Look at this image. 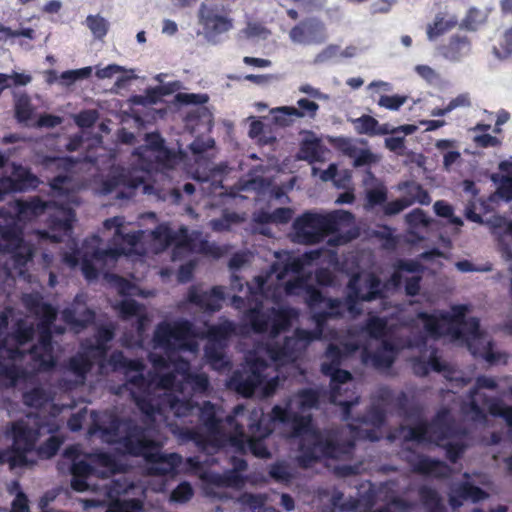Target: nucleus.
Returning a JSON list of instances; mask_svg holds the SVG:
<instances>
[{
  "instance_id": "f257e3e1",
  "label": "nucleus",
  "mask_w": 512,
  "mask_h": 512,
  "mask_svg": "<svg viewBox=\"0 0 512 512\" xmlns=\"http://www.w3.org/2000/svg\"><path fill=\"white\" fill-rule=\"evenodd\" d=\"M320 251L315 250L303 255V258L289 257L285 263H274L265 275L255 278L254 286L244 284L235 274L247 262L246 254L236 253L229 260L232 271L231 290L238 292L232 297L231 304L236 309H245V316L257 332H267L276 337L297 316V311L282 303L284 294H298L306 291V302L313 312L317 332L296 329L291 336L285 337L281 350L268 349L266 352H304L308 345L322 334L324 322L329 318L360 313V301H371L380 295V281L372 274L353 275L347 286L344 300L325 298L318 290L307 287L300 277L305 264L316 260Z\"/></svg>"
},
{
  "instance_id": "f03ea898",
  "label": "nucleus",
  "mask_w": 512,
  "mask_h": 512,
  "mask_svg": "<svg viewBox=\"0 0 512 512\" xmlns=\"http://www.w3.org/2000/svg\"><path fill=\"white\" fill-rule=\"evenodd\" d=\"M246 420L249 436L245 434L246 450L241 455L250 451L257 458L267 459L271 457L265 439L269 437L275 424H282L291 428L290 437L299 438L298 450L300 454L296 461L299 467L307 469L322 459L342 460L350 459L355 450V439L348 435L341 427L319 429L314 425L311 414L302 415L291 410L290 405L285 407L274 405L270 413L262 410L247 409Z\"/></svg>"
},
{
  "instance_id": "7ed1b4c3",
  "label": "nucleus",
  "mask_w": 512,
  "mask_h": 512,
  "mask_svg": "<svg viewBox=\"0 0 512 512\" xmlns=\"http://www.w3.org/2000/svg\"><path fill=\"white\" fill-rule=\"evenodd\" d=\"M93 422L89 428L91 435L100 433L110 444H119L124 452L133 457H142L151 466V475L166 476L176 471L182 462L178 453L165 454L161 442L151 439L147 429L131 418L122 419L112 412H93Z\"/></svg>"
},
{
  "instance_id": "20e7f679",
  "label": "nucleus",
  "mask_w": 512,
  "mask_h": 512,
  "mask_svg": "<svg viewBox=\"0 0 512 512\" xmlns=\"http://www.w3.org/2000/svg\"><path fill=\"white\" fill-rule=\"evenodd\" d=\"M102 235L104 240L93 235L80 249L65 253L64 263L71 268L80 265L88 280L95 279L99 272L112 268L120 255L132 251L144 232H126L124 218L115 216L104 221Z\"/></svg>"
},
{
  "instance_id": "39448f33",
  "label": "nucleus",
  "mask_w": 512,
  "mask_h": 512,
  "mask_svg": "<svg viewBox=\"0 0 512 512\" xmlns=\"http://www.w3.org/2000/svg\"><path fill=\"white\" fill-rule=\"evenodd\" d=\"M22 303L34 320L18 319L12 334L7 336L8 319L1 314L0 348H5V352H37L39 346L42 352H54L53 333L64 332V328L53 326L56 310L45 303L39 293L24 294Z\"/></svg>"
},
{
  "instance_id": "423d86ee",
  "label": "nucleus",
  "mask_w": 512,
  "mask_h": 512,
  "mask_svg": "<svg viewBox=\"0 0 512 512\" xmlns=\"http://www.w3.org/2000/svg\"><path fill=\"white\" fill-rule=\"evenodd\" d=\"M52 205L54 203L33 197L9 202L6 207L0 208V236L5 242L0 249L4 250L2 261L9 275L24 276V268L33 258V248L19 237L21 222L41 215Z\"/></svg>"
},
{
  "instance_id": "0eeeda50",
  "label": "nucleus",
  "mask_w": 512,
  "mask_h": 512,
  "mask_svg": "<svg viewBox=\"0 0 512 512\" xmlns=\"http://www.w3.org/2000/svg\"><path fill=\"white\" fill-rule=\"evenodd\" d=\"M466 307L454 306L451 312L428 314L421 312L419 319L434 339H443L455 347L467 348L469 352H493L489 335L480 327L476 318L466 319Z\"/></svg>"
},
{
  "instance_id": "6e6552de",
  "label": "nucleus",
  "mask_w": 512,
  "mask_h": 512,
  "mask_svg": "<svg viewBox=\"0 0 512 512\" xmlns=\"http://www.w3.org/2000/svg\"><path fill=\"white\" fill-rule=\"evenodd\" d=\"M198 410L199 421L210 436L211 446L232 447L237 453L245 452V430L241 420L246 416L247 408L243 404L236 405L224 419L217 416L215 405L210 401H205Z\"/></svg>"
},
{
  "instance_id": "1a4fd4ad",
  "label": "nucleus",
  "mask_w": 512,
  "mask_h": 512,
  "mask_svg": "<svg viewBox=\"0 0 512 512\" xmlns=\"http://www.w3.org/2000/svg\"><path fill=\"white\" fill-rule=\"evenodd\" d=\"M217 338V329L207 326L197 331L189 321H180L174 324L160 323L154 331V348H164L166 352H216L210 343Z\"/></svg>"
},
{
  "instance_id": "9d476101",
  "label": "nucleus",
  "mask_w": 512,
  "mask_h": 512,
  "mask_svg": "<svg viewBox=\"0 0 512 512\" xmlns=\"http://www.w3.org/2000/svg\"><path fill=\"white\" fill-rule=\"evenodd\" d=\"M324 355L333 356L330 362L321 364L322 374L330 377L329 401L341 407L343 420H350L352 419L351 409L359 403L360 396L356 391L355 385L351 384L352 374L347 370L341 369L340 365L343 360L354 354Z\"/></svg>"
},
{
  "instance_id": "9b49d317",
  "label": "nucleus",
  "mask_w": 512,
  "mask_h": 512,
  "mask_svg": "<svg viewBox=\"0 0 512 512\" xmlns=\"http://www.w3.org/2000/svg\"><path fill=\"white\" fill-rule=\"evenodd\" d=\"M352 214L344 210L330 213L306 212L293 222L292 240L298 244H315L338 230L339 224L349 222Z\"/></svg>"
},
{
  "instance_id": "f8f14e48",
  "label": "nucleus",
  "mask_w": 512,
  "mask_h": 512,
  "mask_svg": "<svg viewBox=\"0 0 512 512\" xmlns=\"http://www.w3.org/2000/svg\"><path fill=\"white\" fill-rule=\"evenodd\" d=\"M199 22L203 26V35L211 44L221 42V35L233 28L230 10L222 1H206L199 9Z\"/></svg>"
},
{
  "instance_id": "ddd939ff",
  "label": "nucleus",
  "mask_w": 512,
  "mask_h": 512,
  "mask_svg": "<svg viewBox=\"0 0 512 512\" xmlns=\"http://www.w3.org/2000/svg\"><path fill=\"white\" fill-rule=\"evenodd\" d=\"M246 365L236 369L229 378L228 386L245 398L252 397L264 382V372L268 368L259 354H245Z\"/></svg>"
},
{
  "instance_id": "4468645a",
  "label": "nucleus",
  "mask_w": 512,
  "mask_h": 512,
  "mask_svg": "<svg viewBox=\"0 0 512 512\" xmlns=\"http://www.w3.org/2000/svg\"><path fill=\"white\" fill-rule=\"evenodd\" d=\"M153 239L159 243L162 248L174 244L172 259L178 260L184 253L191 251H204L207 242L201 239L200 232L189 231L185 227L179 229V235H176L168 226L159 225L151 232Z\"/></svg>"
},
{
  "instance_id": "2eb2a0df",
  "label": "nucleus",
  "mask_w": 512,
  "mask_h": 512,
  "mask_svg": "<svg viewBox=\"0 0 512 512\" xmlns=\"http://www.w3.org/2000/svg\"><path fill=\"white\" fill-rule=\"evenodd\" d=\"M37 184V178L27 168L0 157V200L8 192L25 191Z\"/></svg>"
},
{
  "instance_id": "dca6fc26",
  "label": "nucleus",
  "mask_w": 512,
  "mask_h": 512,
  "mask_svg": "<svg viewBox=\"0 0 512 512\" xmlns=\"http://www.w3.org/2000/svg\"><path fill=\"white\" fill-rule=\"evenodd\" d=\"M115 284L119 293L125 296L116 305V308L124 319L135 318L136 330L140 336L145 330L148 318L143 312V306L132 299L131 296L140 295L141 290L121 277H115Z\"/></svg>"
},
{
  "instance_id": "f3484780",
  "label": "nucleus",
  "mask_w": 512,
  "mask_h": 512,
  "mask_svg": "<svg viewBox=\"0 0 512 512\" xmlns=\"http://www.w3.org/2000/svg\"><path fill=\"white\" fill-rule=\"evenodd\" d=\"M428 443L441 446L445 440L462 437L466 430L456 426L454 418L448 409L439 410L431 421H426Z\"/></svg>"
},
{
  "instance_id": "a211bd4d",
  "label": "nucleus",
  "mask_w": 512,
  "mask_h": 512,
  "mask_svg": "<svg viewBox=\"0 0 512 512\" xmlns=\"http://www.w3.org/2000/svg\"><path fill=\"white\" fill-rule=\"evenodd\" d=\"M29 419H33L30 424L24 419H18L11 423L10 435L14 446L34 450L42 430L48 425L47 419L37 414L28 415Z\"/></svg>"
},
{
  "instance_id": "6ab92c4d",
  "label": "nucleus",
  "mask_w": 512,
  "mask_h": 512,
  "mask_svg": "<svg viewBox=\"0 0 512 512\" xmlns=\"http://www.w3.org/2000/svg\"><path fill=\"white\" fill-rule=\"evenodd\" d=\"M289 38L296 45L310 46L324 43L328 36L325 24L310 18L294 26L289 32Z\"/></svg>"
},
{
  "instance_id": "aec40b11",
  "label": "nucleus",
  "mask_w": 512,
  "mask_h": 512,
  "mask_svg": "<svg viewBox=\"0 0 512 512\" xmlns=\"http://www.w3.org/2000/svg\"><path fill=\"white\" fill-rule=\"evenodd\" d=\"M375 398L385 406H393L399 416L406 419L420 415V409L417 406L410 405L408 395L404 391L395 394L390 387L382 386L375 392Z\"/></svg>"
},
{
  "instance_id": "412c9836",
  "label": "nucleus",
  "mask_w": 512,
  "mask_h": 512,
  "mask_svg": "<svg viewBox=\"0 0 512 512\" xmlns=\"http://www.w3.org/2000/svg\"><path fill=\"white\" fill-rule=\"evenodd\" d=\"M407 451L414 454L406 459L414 473L432 475L436 478H444L449 475L450 468L444 461L433 459L422 454H416L415 451L410 448H408Z\"/></svg>"
},
{
  "instance_id": "4be33fe9",
  "label": "nucleus",
  "mask_w": 512,
  "mask_h": 512,
  "mask_svg": "<svg viewBox=\"0 0 512 512\" xmlns=\"http://www.w3.org/2000/svg\"><path fill=\"white\" fill-rule=\"evenodd\" d=\"M176 100L182 104L193 105L187 112L188 122L192 123L197 120L202 126H211L212 114L206 106L202 105L208 101V96L206 94L178 93L176 95Z\"/></svg>"
},
{
  "instance_id": "5701e85b",
  "label": "nucleus",
  "mask_w": 512,
  "mask_h": 512,
  "mask_svg": "<svg viewBox=\"0 0 512 512\" xmlns=\"http://www.w3.org/2000/svg\"><path fill=\"white\" fill-rule=\"evenodd\" d=\"M224 294V288L221 286L213 287L210 291L192 288L188 292V303L204 312L211 313L221 308Z\"/></svg>"
},
{
  "instance_id": "b1692460",
  "label": "nucleus",
  "mask_w": 512,
  "mask_h": 512,
  "mask_svg": "<svg viewBox=\"0 0 512 512\" xmlns=\"http://www.w3.org/2000/svg\"><path fill=\"white\" fill-rule=\"evenodd\" d=\"M36 376V371H29L14 363L0 361V390L15 388L21 382L34 383Z\"/></svg>"
},
{
  "instance_id": "393cba45",
  "label": "nucleus",
  "mask_w": 512,
  "mask_h": 512,
  "mask_svg": "<svg viewBox=\"0 0 512 512\" xmlns=\"http://www.w3.org/2000/svg\"><path fill=\"white\" fill-rule=\"evenodd\" d=\"M147 147L151 155L165 168H172L181 157L163 146V140L157 134H148Z\"/></svg>"
},
{
  "instance_id": "a878e982",
  "label": "nucleus",
  "mask_w": 512,
  "mask_h": 512,
  "mask_svg": "<svg viewBox=\"0 0 512 512\" xmlns=\"http://www.w3.org/2000/svg\"><path fill=\"white\" fill-rule=\"evenodd\" d=\"M62 318L75 332H79L81 328L94 319V313L84 305L77 303L63 310Z\"/></svg>"
},
{
  "instance_id": "bb28decb",
  "label": "nucleus",
  "mask_w": 512,
  "mask_h": 512,
  "mask_svg": "<svg viewBox=\"0 0 512 512\" xmlns=\"http://www.w3.org/2000/svg\"><path fill=\"white\" fill-rule=\"evenodd\" d=\"M71 488L76 492H84L88 489L87 479L94 473V467L85 460H74L71 468Z\"/></svg>"
},
{
  "instance_id": "cd10ccee",
  "label": "nucleus",
  "mask_w": 512,
  "mask_h": 512,
  "mask_svg": "<svg viewBox=\"0 0 512 512\" xmlns=\"http://www.w3.org/2000/svg\"><path fill=\"white\" fill-rule=\"evenodd\" d=\"M385 405H383L380 401H378L375 398V394L372 396V403L367 408L365 414L358 418L357 421H359L362 424L373 426L374 428H381L385 425L387 415L386 410L384 408Z\"/></svg>"
},
{
  "instance_id": "c85d7f7f",
  "label": "nucleus",
  "mask_w": 512,
  "mask_h": 512,
  "mask_svg": "<svg viewBox=\"0 0 512 512\" xmlns=\"http://www.w3.org/2000/svg\"><path fill=\"white\" fill-rule=\"evenodd\" d=\"M418 496L427 512H447L443 500L436 489L422 485L418 488Z\"/></svg>"
},
{
  "instance_id": "c756f323",
  "label": "nucleus",
  "mask_w": 512,
  "mask_h": 512,
  "mask_svg": "<svg viewBox=\"0 0 512 512\" xmlns=\"http://www.w3.org/2000/svg\"><path fill=\"white\" fill-rule=\"evenodd\" d=\"M90 354H75L69 359V370L79 379L83 384L87 378L88 373L92 369V361L89 358ZM92 356H106L107 354H91Z\"/></svg>"
},
{
  "instance_id": "7c9ffc66",
  "label": "nucleus",
  "mask_w": 512,
  "mask_h": 512,
  "mask_svg": "<svg viewBox=\"0 0 512 512\" xmlns=\"http://www.w3.org/2000/svg\"><path fill=\"white\" fill-rule=\"evenodd\" d=\"M470 43L466 38H453L444 49L443 56L453 62H459L469 55Z\"/></svg>"
},
{
  "instance_id": "2f4dec72",
  "label": "nucleus",
  "mask_w": 512,
  "mask_h": 512,
  "mask_svg": "<svg viewBox=\"0 0 512 512\" xmlns=\"http://www.w3.org/2000/svg\"><path fill=\"white\" fill-rule=\"evenodd\" d=\"M400 190H404L408 201L413 203H419L421 205H428L431 202V197L428 192L416 182H404L399 186Z\"/></svg>"
},
{
  "instance_id": "473e14b6",
  "label": "nucleus",
  "mask_w": 512,
  "mask_h": 512,
  "mask_svg": "<svg viewBox=\"0 0 512 512\" xmlns=\"http://www.w3.org/2000/svg\"><path fill=\"white\" fill-rule=\"evenodd\" d=\"M49 401V393L42 386L33 387L22 394L23 404L30 408H42Z\"/></svg>"
},
{
  "instance_id": "72a5a7b5",
  "label": "nucleus",
  "mask_w": 512,
  "mask_h": 512,
  "mask_svg": "<svg viewBox=\"0 0 512 512\" xmlns=\"http://www.w3.org/2000/svg\"><path fill=\"white\" fill-rule=\"evenodd\" d=\"M323 155V145L318 139H305L299 151V159L310 163L320 161Z\"/></svg>"
},
{
  "instance_id": "f704fd0d",
  "label": "nucleus",
  "mask_w": 512,
  "mask_h": 512,
  "mask_svg": "<svg viewBox=\"0 0 512 512\" xmlns=\"http://www.w3.org/2000/svg\"><path fill=\"white\" fill-rule=\"evenodd\" d=\"M484 224L489 226L492 233L497 235L499 239V245L501 242L505 243L504 237L506 235L512 236V221H508L505 217L500 215H494L487 220H484Z\"/></svg>"
},
{
  "instance_id": "c9c22d12",
  "label": "nucleus",
  "mask_w": 512,
  "mask_h": 512,
  "mask_svg": "<svg viewBox=\"0 0 512 512\" xmlns=\"http://www.w3.org/2000/svg\"><path fill=\"white\" fill-rule=\"evenodd\" d=\"M270 113L273 115V122L281 127L290 126L298 118L297 116L301 115L293 106L276 107L271 109Z\"/></svg>"
},
{
  "instance_id": "e433bc0d",
  "label": "nucleus",
  "mask_w": 512,
  "mask_h": 512,
  "mask_svg": "<svg viewBox=\"0 0 512 512\" xmlns=\"http://www.w3.org/2000/svg\"><path fill=\"white\" fill-rule=\"evenodd\" d=\"M122 182V177L109 178L103 183L101 191L103 194H110L112 192H116L117 198H129L131 197V191L143 184L142 180H135L128 185L129 193H124L123 191L118 190V187Z\"/></svg>"
},
{
  "instance_id": "4c0bfd02",
  "label": "nucleus",
  "mask_w": 512,
  "mask_h": 512,
  "mask_svg": "<svg viewBox=\"0 0 512 512\" xmlns=\"http://www.w3.org/2000/svg\"><path fill=\"white\" fill-rule=\"evenodd\" d=\"M75 214L70 208L60 207L53 216L54 229L67 235L72 229Z\"/></svg>"
},
{
  "instance_id": "58836bf2",
  "label": "nucleus",
  "mask_w": 512,
  "mask_h": 512,
  "mask_svg": "<svg viewBox=\"0 0 512 512\" xmlns=\"http://www.w3.org/2000/svg\"><path fill=\"white\" fill-rule=\"evenodd\" d=\"M330 504L333 509H337L341 512H351L355 511L359 507L360 501L358 498L355 497H349L348 499H344L343 492L335 489L332 492Z\"/></svg>"
},
{
  "instance_id": "ea45409f",
  "label": "nucleus",
  "mask_w": 512,
  "mask_h": 512,
  "mask_svg": "<svg viewBox=\"0 0 512 512\" xmlns=\"http://www.w3.org/2000/svg\"><path fill=\"white\" fill-rule=\"evenodd\" d=\"M457 493L465 500H471L473 503H477L489 497V494L482 488L468 482H461L457 486Z\"/></svg>"
},
{
  "instance_id": "a19ab883",
  "label": "nucleus",
  "mask_w": 512,
  "mask_h": 512,
  "mask_svg": "<svg viewBox=\"0 0 512 512\" xmlns=\"http://www.w3.org/2000/svg\"><path fill=\"white\" fill-rule=\"evenodd\" d=\"M299 400L298 406L301 410L317 408L320 400V393L313 388H303L296 393Z\"/></svg>"
},
{
  "instance_id": "79ce46f5",
  "label": "nucleus",
  "mask_w": 512,
  "mask_h": 512,
  "mask_svg": "<svg viewBox=\"0 0 512 512\" xmlns=\"http://www.w3.org/2000/svg\"><path fill=\"white\" fill-rule=\"evenodd\" d=\"M363 363L372 362L377 369H390L396 361L398 354H360Z\"/></svg>"
},
{
  "instance_id": "37998d69",
  "label": "nucleus",
  "mask_w": 512,
  "mask_h": 512,
  "mask_svg": "<svg viewBox=\"0 0 512 512\" xmlns=\"http://www.w3.org/2000/svg\"><path fill=\"white\" fill-rule=\"evenodd\" d=\"M405 221L409 227L410 233L412 234H414L416 230L421 227H428L431 223L429 217L420 208H416L408 213L405 216Z\"/></svg>"
},
{
  "instance_id": "c03bdc74",
  "label": "nucleus",
  "mask_w": 512,
  "mask_h": 512,
  "mask_svg": "<svg viewBox=\"0 0 512 512\" xmlns=\"http://www.w3.org/2000/svg\"><path fill=\"white\" fill-rule=\"evenodd\" d=\"M171 410L177 417H186L193 413V410L198 408L197 404L189 399H180L177 396H172L169 399Z\"/></svg>"
},
{
  "instance_id": "a18cd8bd",
  "label": "nucleus",
  "mask_w": 512,
  "mask_h": 512,
  "mask_svg": "<svg viewBox=\"0 0 512 512\" xmlns=\"http://www.w3.org/2000/svg\"><path fill=\"white\" fill-rule=\"evenodd\" d=\"M456 24V21L444 20L441 14H437L433 24H429L427 27V37L430 41L435 40L440 35L445 33L447 30L452 28Z\"/></svg>"
},
{
  "instance_id": "49530a36",
  "label": "nucleus",
  "mask_w": 512,
  "mask_h": 512,
  "mask_svg": "<svg viewBox=\"0 0 512 512\" xmlns=\"http://www.w3.org/2000/svg\"><path fill=\"white\" fill-rule=\"evenodd\" d=\"M407 429L408 433L404 436V441H416L418 443H428L426 420H420L415 425L402 427Z\"/></svg>"
},
{
  "instance_id": "de8ad7c7",
  "label": "nucleus",
  "mask_w": 512,
  "mask_h": 512,
  "mask_svg": "<svg viewBox=\"0 0 512 512\" xmlns=\"http://www.w3.org/2000/svg\"><path fill=\"white\" fill-rule=\"evenodd\" d=\"M365 194L368 207L385 204L387 200V189L383 183H376L375 187L366 189Z\"/></svg>"
},
{
  "instance_id": "09e8293b",
  "label": "nucleus",
  "mask_w": 512,
  "mask_h": 512,
  "mask_svg": "<svg viewBox=\"0 0 512 512\" xmlns=\"http://www.w3.org/2000/svg\"><path fill=\"white\" fill-rule=\"evenodd\" d=\"M114 337V332L109 327H100L95 333V342L91 345L90 352H107V343Z\"/></svg>"
},
{
  "instance_id": "8fccbe9b",
  "label": "nucleus",
  "mask_w": 512,
  "mask_h": 512,
  "mask_svg": "<svg viewBox=\"0 0 512 512\" xmlns=\"http://www.w3.org/2000/svg\"><path fill=\"white\" fill-rule=\"evenodd\" d=\"M34 108L27 95H21L15 103V113L19 122L26 123L31 119Z\"/></svg>"
},
{
  "instance_id": "3c124183",
  "label": "nucleus",
  "mask_w": 512,
  "mask_h": 512,
  "mask_svg": "<svg viewBox=\"0 0 512 512\" xmlns=\"http://www.w3.org/2000/svg\"><path fill=\"white\" fill-rule=\"evenodd\" d=\"M143 502L140 499H123L115 501L108 512H142Z\"/></svg>"
},
{
  "instance_id": "603ef678",
  "label": "nucleus",
  "mask_w": 512,
  "mask_h": 512,
  "mask_svg": "<svg viewBox=\"0 0 512 512\" xmlns=\"http://www.w3.org/2000/svg\"><path fill=\"white\" fill-rule=\"evenodd\" d=\"M213 483L223 487H238L243 483L242 476L233 470H228L222 475H215Z\"/></svg>"
},
{
  "instance_id": "864d4df0",
  "label": "nucleus",
  "mask_w": 512,
  "mask_h": 512,
  "mask_svg": "<svg viewBox=\"0 0 512 512\" xmlns=\"http://www.w3.org/2000/svg\"><path fill=\"white\" fill-rule=\"evenodd\" d=\"M238 501L241 505L249 507L253 512H261L266 497L261 494L244 492L239 496Z\"/></svg>"
},
{
  "instance_id": "5fc2aeb1",
  "label": "nucleus",
  "mask_w": 512,
  "mask_h": 512,
  "mask_svg": "<svg viewBox=\"0 0 512 512\" xmlns=\"http://www.w3.org/2000/svg\"><path fill=\"white\" fill-rule=\"evenodd\" d=\"M32 450L12 445V448L4 455L12 467H21L27 464V454Z\"/></svg>"
},
{
  "instance_id": "6e6d98bb",
  "label": "nucleus",
  "mask_w": 512,
  "mask_h": 512,
  "mask_svg": "<svg viewBox=\"0 0 512 512\" xmlns=\"http://www.w3.org/2000/svg\"><path fill=\"white\" fill-rule=\"evenodd\" d=\"M92 73V67H84L76 70H68L60 75L61 84L64 86H70L78 80L86 79L90 77Z\"/></svg>"
},
{
  "instance_id": "4d7b16f0",
  "label": "nucleus",
  "mask_w": 512,
  "mask_h": 512,
  "mask_svg": "<svg viewBox=\"0 0 512 512\" xmlns=\"http://www.w3.org/2000/svg\"><path fill=\"white\" fill-rule=\"evenodd\" d=\"M441 448L445 450L446 458L453 464L457 463L463 456L467 446L464 442L441 443Z\"/></svg>"
},
{
  "instance_id": "13d9d810",
  "label": "nucleus",
  "mask_w": 512,
  "mask_h": 512,
  "mask_svg": "<svg viewBox=\"0 0 512 512\" xmlns=\"http://www.w3.org/2000/svg\"><path fill=\"white\" fill-rule=\"evenodd\" d=\"M37 363V372H50L56 367L59 354H31Z\"/></svg>"
},
{
  "instance_id": "bf43d9fd",
  "label": "nucleus",
  "mask_w": 512,
  "mask_h": 512,
  "mask_svg": "<svg viewBox=\"0 0 512 512\" xmlns=\"http://www.w3.org/2000/svg\"><path fill=\"white\" fill-rule=\"evenodd\" d=\"M87 26L96 38H103L108 31V22L101 16L90 15L86 19Z\"/></svg>"
},
{
  "instance_id": "052dcab7",
  "label": "nucleus",
  "mask_w": 512,
  "mask_h": 512,
  "mask_svg": "<svg viewBox=\"0 0 512 512\" xmlns=\"http://www.w3.org/2000/svg\"><path fill=\"white\" fill-rule=\"evenodd\" d=\"M241 33L248 39L265 40L270 35L268 29L262 24L256 22H249Z\"/></svg>"
},
{
  "instance_id": "680f3d73",
  "label": "nucleus",
  "mask_w": 512,
  "mask_h": 512,
  "mask_svg": "<svg viewBox=\"0 0 512 512\" xmlns=\"http://www.w3.org/2000/svg\"><path fill=\"white\" fill-rule=\"evenodd\" d=\"M193 488L189 482H181L171 492V500L177 503H185L193 497Z\"/></svg>"
},
{
  "instance_id": "e2e57ef3",
  "label": "nucleus",
  "mask_w": 512,
  "mask_h": 512,
  "mask_svg": "<svg viewBox=\"0 0 512 512\" xmlns=\"http://www.w3.org/2000/svg\"><path fill=\"white\" fill-rule=\"evenodd\" d=\"M500 47L501 49L493 47L495 57L502 60L512 56V27L504 33Z\"/></svg>"
},
{
  "instance_id": "0e129e2a",
  "label": "nucleus",
  "mask_w": 512,
  "mask_h": 512,
  "mask_svg": "<svg viewBox=\"0 0 512 512\" xmlns=\"http://www.w3.org/2000/svg\"><path fill=\"white\" fill-rule=\"evenodd\" d=\"M356 130L361 134H375L378 127V121L368 115H364L354 120Z\"/></svg>"
},
{
  "instance_id": "69168bd1",
  "label": "nucleus",
  "mask_w": 512,
  "mask_h": 512,
  "mask_svg": "<svg viewBox=\"0 0 512 512\" xmlns=\"http://www.w3.org/2000/svg\"><path fill=\"white\" fill-rule=\"evenodd\" d=\"M407 99V96L381 95L377 103L380 107L386 108L391 111H397L402 105L406 103Z\"/></svg>"
},
{
  "instance_id": "338daca9",
  "label": "nucleus",
  "mask_w": 512,
  "mask_h": 512,
  "mask_svg": "<svg viewBox=\"0 0 512 512\" xmlns=\"http://www.w3.org/2000/svg\"><path fill=\"white\" fill-rule=\"evenodd\" d=\"M138 409L148 420L154 421L157 413V408L153 404L152 400L145 396H137L134 398Z\"/></svg>"
},
{
  "instance_id": "774afa93",
  "label": "nucleus",
  "mask_w": 512,
  "mask_h": 512,
  "mask_svg": "<svg viewBox=\"0 0 512 512\" xmlns=\"http://www.w3.org/2000/svg\"><path fill=\"white\" fill-rule=\"evenodd\" d=\"M489 412L493 416L501 417L505 420L507 426L512 430V407L503 403H493L489 407Z\"/></svg>"
}]
</instances>
